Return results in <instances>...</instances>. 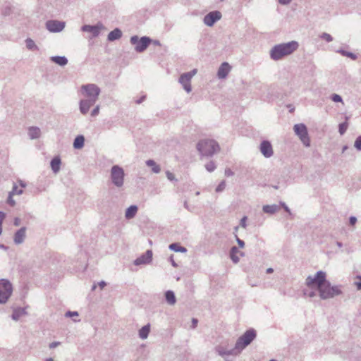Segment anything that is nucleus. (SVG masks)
Segmentation results:
<instances>
[{"instance_id":"nucleus-1","label":"nucleus","mask_w":361,"mask_h":361,"mask_svg":"<svg viewBox=\"0 0 361 361\" xmlns=\"http://www.w3.org/2000/svg\"><path fill=\"white\" fill-rule=\"evenodd\" d=\"M326 276L324 271H318L314 276H308L306 278L305 284L310 288L316 287L322 300L333 298L342 294L341 286H331Z\"/></svg>"},{"instance_id":"nucleus-2","label":"nucleus","mask_w":361,"mask_h":361,"mask_svg":"<svg viewBox=\"0 0 361 361\" xmlns=\"http://www.w3.org/2000/svg\"><path fill=\"white\" fill-rule=\"evenodd\" d=\"M298 47V42L296 41L276 44L269 51L270 58L274 61L281 60L283 57L293 54Z\"/></svg>"},{"instance_id":"nucleus-3","label":"nucleus","mask_w":361,"mask_h":361,"mask_svg":"<svg viewBox=\"0 0 361 361\" xmlns=\"http://www.w3.org/2000/svg\"><path fill=\"white\" fill-rule=\"evenodd\" d=\"M196 148L202 156L205 157H212L220 150L218 142L212 139L200 140L197 144Z\"/></svg>"},{"instance_id":"nucleus-4","label":"nucleus","mask_w":361,"mask_h":361,"mask_svg":"<svg viewBox=\"0 0 361 361\" xmlns=\"http://www.w3.org/2000/svg\"><path fill=\"white\" fill-rule=\"evenodd\" d=\"M256 331L253 329H250L246 331L240 337H239L235 345L238 353H240L241 350L250 345L256 338Z\"/></svg>"},{"instance_id":"nucleus-5","label":"nucleus","mask_w":361,"mask_h":361,"mask_svg":"<svg viewBox=\"0 0 361 361\" xmlns=\"http://www.w3.org/2000/svg\"><path fill=\"white\" fill-rule=\"evenodd\" d=\"M81 91L86 99L93 100L95 102L101 92L100 88L93 83L83 85L81 87Z\"/></svg>"},{"instance_id":"nucleus-6","label":"nucleus","mask_w":361,"mask_h":361,"mask_svg":"<svg viewBox=\"0 0 361 361\" xmlns=\"http://www.w3.org/2000/svg\"><path fill=\"white\" fill-rule=\"evenodd\" d=\"M130 43L135 45V50L141 53L143 52L152 42V39L149 37L144 36L140 39L137 35H133L130 37Z\"/></svg>"},{"instance_id":"nucleus-7","label":"nucleus","mask_w":361,"mask_h":361,"mask_svg":"<svg viewBox=\"0 0 361 361\" xmlns=\"http://www.w3.org/2000/svg\"><path fill=\"white\" fill-rule=\"evenodd\" d=\"M124 171L118 165H114L111 169V179L114 185L121 188L124 183Z\"/></svg>"},{"instance_id":"nucleus-8","label":"nucleus","mask_w":361,"mask_h":361,"mask_svg":"<svg viewBox=\"0 0 361 361\" xmlns=\"http://www.w3.org/2000/svg\"><path fill=\"white\" fill-rule=\"evenodd\" d=\"M13 292L12 284L6 279L0 280V304L7 302Z\"/></svg>"},{"instance_id":"nucleus-9","label":"nucleus","mask_w":361,"mask_h":361,"mask_svg":"<svg viewBox=\"0 0 361 361\" xmlns=\"http://www.w3.org/2000/svg\"><path fill=\"white\" fill-rule=\"evenodd\" d=\"M293 130L295 133L299 137L303 145L306 147L310 146V140L306 126L303 123L295 124L293 126Z\"/></svg>"},{"instance_id":"nucleus-10","label":"nucleus","mask_w":361,"mask_h":361,"mask_svg":"<svg viewBox=\"0 0 361 361\" xmlns=\"http://www.w3.org/2000/svg\"><path fill=\"white\" fill-rule=\"evenodd\" d=\"M197 73V70L193 69L190 72L183 73L178 80V82L182 85L183 89L188 92H190L192 90L191 87V79Z\"/></svg>"},{"instance_id":"nucleus-11","label":"nucleus","mask_w":361,"mask_h":361,"mask_svg":"<svg viewBox=\"0 0 361 361\" xmlns=\"http://www.w3.org/2000/svg\"><path fill=\"white\" fill-rule=\"evenodd\" d=\"M221 17L222 15L220 11H211L204 17L203 22L206 25L212 27L216 21L219 20L221 18Z\"/></svg>"},{"instance_id":"nucleus-12","label":"nucleus","mask_w":361,"mask_h":361,"mask_svg":"<svg viewBox=\"0 0 361 361\" xmlns=\"http://www.w3.org/2000/svg\"><path fill=\"white\" fill-rule=\"evenodd\" d=\"M47 29L51 32H59L65 27V23L59 20H48L46 23Z\"/></svg>"},{"instance_id":"nucleus-13","label":"nucleus","mask_w":361,"mask_h":361,"mask_svg":"<svg viewBox=\"0 0 361 361\" xmlns=\"http://www.w3.org/2000/svg\"><path fill=\"white\" fill-rule=\"evenodd\" d=\"M103 28V25L101 23H98L95 25H85L82 26L81 30L83 32H87L92 33V37H97L100 34V30Z\"/></svg>"},{"instance_id":"nucleus-14","label":"nucleus","mask_w":361,"mask_h":361,"mask_svg":"<svg viewBox=\"0 0 361 361\" xmlns=\"http://www.w3.org/2000/svg\"><path fill=\"white\" fill-rule=\"evenodd\" d=\"M152 259V251L150 250H148L146 251V252L143 255H142L140 257H137L134 261V264L136 266L142 265V264H149Z\"/></svg>"},{"instance_id":"nucleus-15","label":"nucleus","mask_w":361,"mask_h":361,"mask_svg":"<svg viewBox=\"0 0 361 361\" xmlns=\"http://www.w3.org/2000/svg\"><path fill=\"white\" fill-rule=\"evenodd\" d=\"M260 152L267 158L273 155V149L271 144L268 140H263L260 144Z\"/></svg>"},{"instance_id":"nucleus-16","label":"nucleus","mask_w":361,"mask_h":361,"mask_svg":"<svg viewBox=\"0 0 361 361\" xmlns=\"http://www.w3.org/2000/svg\"><path fill=\"white\" fill-rule=\"evenodd\" d=\"M231 70V66L227 62H224L219 66L217 71V77L219 79H224L227 77Z\"/></svg>"},{"instance_id":"nucleus-17","label":"nucleus","mask_w":361,"mask_h":361,"mask_svg":"<svg viewBox=\"0 0 361 361\" xmlns=\"http://www.w3.org/2000/svg\"><path fill=\"white\" fill-rule=\"evenodd\" d=\"M95 104V102L89 99H84L80 102V111L81 114L85 115L89 111L90 107Z\"/></svg>"},{"instance_id":"nucleus-18","label":"nucleus","mask_w":361,"mask_h":361,"mask_svg":"<svg viewBox=\"0 0 361 361\" xmlns=\"http://www.w3.org/2000/svg\"><path fill=\"white\" fill-rule=\"evenodd\" d=\"M26 228L22 227L18 230L14 235V243L19 245L23 243L25 238Z\"/></svg>"},{"instance_id":"nucleus-19","label":"nucleus","mask_w":361,"mask_h":361,"mask_svg":"<svg viewBox=\"0 0 361 361\" xmlns=\"http://www.w3.org/2000/svg\"><path fill=\"white\" fill-rule=\"evenodd\" d=\"M215 351L221 357H224L226 355H237L238 353L237 349H235V347L231 350H227L221 345H217L215 348Z\"/></svg>"},{"instance_id":"nucleus-20","label":"nucleus","mask_w":361,"mask_h":361,"mask_svg":"<svg viewBox=\"0 0 361 361\" xmlns=\"http://www.w3.org/2000/svg\"><path fill=\"white\" fill-rule=\"evenodd\" d=\"M280 210V205L274 204H267L264 205L262 207V211L269 214H274L276 212Z\"/></svg>"},{"instance_id":"nucleus-21","label":"nucleus","mask_w":361,"mask_h":361,"mask_svg":"<svg viewBox=\"0 0 361 361\" xmlns=\"http://www.w3.org/2000/svg\"><path fill=\"white\" fill-rule=\"evenodd\" d=\"M122 36V32L118 28H115L114 30L111 31L107 37V39L110 42L115 41L116 39H118Z\"/></svg>"},{"instance_id":"nucleus-22","label":"nucleus","mask_w":361,"mask_h":361,"mask_svg":"<svg viewBox=\"0 0 361 361\" xmlns=\"http://www.w3.org/2000/svg\"><path fill=\"white\" fill-rule=\"evenodd\" d=\"M25 314H27V312L25 308L18 307L13 310L11 318L15 321H18Z\"/></svg>"},{"instance_id":"nucleus-23","label":"nucleus","mask_w":361,"mask_h":361,"mask_svg":"<svg viewBox=\"0 0 361 361\" xmlns=\"http://www.w3.org/2000/svg\"><path fill=\"white\" fill-rule=\"evenodd\" d=\"M41 135V130L38 127H30L28 129V136L31 140L37 139Z\"/></svg>"},{"instance_id":"nucleus-24","label":"nucleus","mask_w":361,"mask_h":361,"mask_svg":"<svg viewBox=\"0 0 361 361\" xmlns=\"http://www.w3.org/2000/svg\"><path fill=\"white\" fill-rule=\"evenodd\" d=\"M149 332H150V324H147L145 325L144 326H142L139 330V333H138L139 337L141 339L145 340L148 337Z\"/></svg>"},{"instance_id":"nucleus-25","label":"nucleus","mask_w":361,"mask_h":361,"mask_svg":"<svg viewBox=\"0 0 361 361\" xmlns=\"http://www.w3.org/2000/svg\"><path fill=\"white\" fill-rule=\"evenodd\" d=\"M137 207L136 205L130 206L126 211L125 217L127 219H133L137 212Z\"/></svg>"},{"instance_id":"nucleus-26","label":"nucleus","mask_w":361,"mask_h":361,"mask_svg":"<svg viewBox=\"0 0 361 361\" xmlns=\"http://www.w3.org/2000/svg\"><path fill=\"white\" fill-rule=\"evenodd\" d=\"M165 298L167 302V303L170 305H173L176 302V298L175 296V294L173 291L172 290H167L165 293Z\"/></svg>"},{"instance_id":"nucleus-27","label":"nucleus","mask_w":361,"mask_h":361,"mask_svg":"<svg viewBox=\"0 0 361 361\" xmlns=\"http://www.w3.org/2000/svg\"><path fill=\"white\" fill-rule=\"evenodd\" d=\"M51 61L61 66H64L68 63V59L65 56H52V57H51Z\"/></svg>"},{"instance_id":"nucleus-28","label":"nucleus","mask_w":361,"mask_h":361,"mask_svg":"<svg viewBox=\"0 0 361 361\" xmlns=\"http://www.w3.org/2000/svg\"><path fill=\"white\" fill-rule=\"evenodd\" d=\"M85 137L83 135H78L73 142V147L75 149H80L83 147Z\"/></svg>"},{"instance_id":"nucleus-29","label":"nucleus","mask_w":361,"mask_h":361,"mask_svg":"<svg viewBox=\"0 0 361 361\" xmlns=\"http://www.w3.org/2000/svg\"><path fill=\"white\" fill-rule=\"evenodd\" d=\"M147 166L152 168V171L155 173H158L160 171V167L153 159H147L146 161Z\"/></svg>"},{"instance_id":"nucleus-30","label":"nucleus","mask_w":361,"mask_h":361,"mask_svg":"<svg viewBox=\"0 0 361 361\" xmlns=\"http://www.w3.org/2000/svg\"><path fill=\"white\" fill-rule=\"evenodd\" d=\"M238 252H239V250L236 247H233L231 249L230 257L233 262L235 264H237L240 260L239 257L236 255Z\"/></svg>"},{"instance_id":"nucleus-31","label":"nucleus","mask_w":361,"mask_h":361,"mask_svg":"<svg viewBox=\"0 0 361 361\" xmlns=\"http://www.w3.org/2000/svg\"><path fill=\"white\" fill-rule=\"evenodd\" d=\"M61 160V159H51V167L55 173H58L60 170Z\"/></svg>"},{"instance_id":"nucleus-32","label":"nucleus","mask_w":361,"mask_h":361,"mask_svg":"<svg viewBox=\"0 0 361 361\" xmlns=\"http://www.w3.org/2000/svg\"><path fill=\"white\" fill-rule=\"evenodd\" d=\"M169 249L171 250L174 251V252H185L187 251L185 247L180 246L178 243H172V244H171L169 245Z\"/></svg>"},{"instance_id":"nucleus-33","label":"nucleus","mask_w":361,"mask_h":361,"mask_svg":"<svg viewBox=\"0 0 361 361\" xmlns=\"http://www.w3.org/2000/svg\"><path fill=\"white\" fill-rule=\"evenodd\" d=\"M25 43H26V47L28 49H30V50H37L38 49L37 46L35 44V42L32 39L27 38L25 40Z\"/></svg>"},{"instance_id":"nucleus-34","label":"nucleus","mask_w":361,"mask_h":361,"mask_svg":"<svg viewBox=\"0 0 361 361\" xmlns=\"http://www.w3.org/2000/svg\"><path fill=\"white\" fill-rule=\"evenodd\" d=\"M338 52L341 53L344 56L350 58L353 60H355L357 59V56L352 52H349L343 49L338 50Z\"/></svg>"},{"instance_id":"nucleus-35","label":"nucleus","mask_w":361,"mask_h":361,"mask_svg":"<svg viewBox=\"0 0 361 361\" xmlns=\"http://www.w3.org/2000/svg\"><path fill=\"white\" fill-rule=\"evenodd\" d=\"M348 127V122H343L342 123H340L338 126V131H339L340 134L343 135L346 132Z\"/></svg>"},{"instance_id":"nucleus-36","label":"nucleus","mask_w":361,"mask_h":361,"mask_svg":"<svg viewBox=\"0 0 361 361\" xmlns=\"http://www.w3.org/2000/svg\"><path fill=\"white\" fill-rule=\"evenodd\" d=\"M23 192L22 189H18V186L14 184L12 190L9 192L11 195H21Z\"/></svg>"},{"instance_id":"nucleus-37","label":"nucleus","mask_w":361,"mask_h":361,"mask_svg":"<svg viewBox=\"0 0 361 361\" xmlns=\"http://www.w3.org/2000/svg\"><path fill=\"white\" fill-rule=\"evenodd\" d=\"M216 166L215 164V163L214 161H209V163H207L206 165H205V168L206 169L209 171V172H212L213 171H214V169H216Z\"/></svg>"},{"instance_id":"nucleus-38","label":"nucleus","mask_w":361,"mask_h":361,"mask_svg":"<svg viewBox=\"0 0 361 361\" xmlns=\"http://www.w3.org/2000/svg\"><path fill=\"white\" fill-rule=\"evenodd\" d=\"M354 147L358 151L361 150V135L358 136L354 143Z\"/></svg>"},{"instance_id":"nucleus-39","label":"nucleus","mask_w":361,"mask_h":361,"mask_svg":"<svg viewBox=\"0 0 361 361\" xmlns=\"http://www.w3.org/2000/svg\"><path fill=\"white\" fill-rule=\"evenodd\" d=\"M331 99L334 102H343L342 97L339 94H331Z\"/></svg>"},{"instance_id":"nucleus-40","label":"nucleus","mask_w":361,"mask_h":361,"mask_svg":"<svg viewBox=\"0 0 361 361\" xmlns=\"http://www.w3.org/2000/svg\"><path fill=\"white\" fill-rule=\"evenodd\" d=\"M226 188V182L224 180H222L216 187V192H222Z\"/></svg>"},{"instance_id":"nucleus-41","label":"nucleus","mask_w":361,"mask_h":361,"mask_svg":"<svg viewBox=\"0 0 361 361\" xmlns=\"http://www.w3.org/2000/svg\"><path fill=\"white\" fill-rule=\"evenodd\" d=\"M321 38L326 40L327 42H330L333 41V37L331 36V35H329L326 32L322 33L321 35Z\"/></svg>"},{"instance_id":"nucleus-42","label":"nucleus","mask_w":361,"mask_h":361,"mask_svg":"<svg viewBox=\"0 0 361 361\" xmlns=\"http://www.w3.org/2000/svg\"><path fill=\"white\" fill-rule=\"evenodd\" d=\"M100 106L97 105L91 112V116L94 117L99 114Z\"/></svg>"},{"instance_id":"nucleus-43","label":"nucleus","mask_w":361,"mask_h":361,"mask_svg":"<svg viewBox=\"0 0 361 361\" xmlns=\"http://www.w3.org/2000/svg\"><path fill=\"white\" fill-rule=\"evenodd\" d=\"M279 205H280V207H282L284 209V210H285L286 212H288L290 215H291V214H292V213H291V212H290V210L289 207L286 204V203H285V202H281Z\"/></svg>"},{"instance_id":"nucleus-44","label":"nucleus","mask_w":361,"mask_h":361,"mask_svg":"<svg viewBox=\"0 0 361 361\" xmlns=\"http://www.w3.org/2000/svg\"><path fill=\"white\" fill-rule=\"evenodd\" d=\"M166 177L167 178L171 180V181H173V180H177L175 178V176L173 175V173H172L171 172L167 171L166 173Z\"/></svg>"},{"instance_id":"nucleus-45","label":"nucleus","mask_w":361,"mask_h":361,"mask_svg":"<svg viewBox=\"0 0 361 361\" xmlns=\"http://www.w3.org/2000/svg\"><path fill=\"white\" fill-rule=\"evenodd\" d=\"M5 218V214L3 212H0V235L1 234L2 229H1V224L3 222V220Z\"/></svg>"},{"instance_id":"nucleus-46","label":"nucleus","mask_w":361,"mask_h":361,"mask_svg":"<svg viewBox=\"0 0 361 361\" xmlns=\"http://www.w3.org/2000/svg\"><path fill=\"white\" fill-rule=\"evenodd\" d=\"M246 221H247V216H243L241 220H240V225L245 228L246 226H247V224H246Z\"/></svg>"},{"instance_id":"nucleus-47","label":"nucleus","mask_w":361,"mask_h":361,"mask_svg":"<svg viewBox=\"0 0 361 361\" xmlns=\"http://www.w3.org/2000/svg\"><path fill=\"white\" fill-rule=\"evenodd\" d=\"M357 279H359V281L355 282V285L356 286L357 290H361V276H357Z\"/></svg>"},{"instance_id":"nucleus-48","label":"nucleus","mask_w":361,"mask_h":361,"mask_svg":"<svg viewBox=\"0 0 361 361\" xmlns=\"http://www.w3.org/2000/svg\"><path fill=\"white\" fill-rule=\"evenodd\" d=\"M60 344H61V342H59V341H54V342L51 343L49 344V348L53 349V348H55L57 346H59Z\"/></svg>"},{"instance_id":"nucleus-49","label":"nucleus","mask_w":361,"mask_h":361,"mask_svg":"<svg viewBox=\"0 0 361 361\" xmlns=\"http://www.w3.org/2000/svg\"><path fill=\"white\" fill-rule=\"evenodd\" d=\"M236 241L240 247L243 248L245 245V243L243 240H240L237 235H235Z\"/></svg>"},{"instance_id":"nucleus-50","label":"nucleus","mask_w":361,"mask_h":361,"mask_svg":"<svg viewBox=\"0 0 361 361\" xmlns=\"http://www.w3.org/2000/svg\"><path fill=\"white\" fill-rule=\"evenodd\" d=\"M12 196L13 195H11V194L8 195V203L11 205V206H14L16 202L15 201L13 200V199L12 198Z\"/></svg>"},{"instance_id":"nucleus-51","label":"nucleus","mask_w":361,"mask_h":361,"mask_svg":"<svg viewBox=\"0 0 361 361\" xmlns=\"http://www.w3.org/2000/svg\"><path fill=\"white\" fill-rule=\"evenodd\" d=\"M357 222V218L355 216H350L349 219V223L350 225L354 226Z\"/></svg>"},{"instance_id":"nucleus-52","label":"nucleus","mask_w":361,"mask_h":361,"mask_svg":"<svg viewBox=\"0 0 361 361\" xmlns=\"http://www.w3.org/2000/svg\"><path fill=\"white\" fill-rule=\"evenodd\" d=\"M225 175L226 176H232L233 175V172L231 171V169H226L225 170Z\"/></svg>"},{"instance_id":"nucleus-53","label":"nucleus","mask_w":361,"mask_h":361,"mask_svg":"<svg viewBox=\"0 0 361 361\" xmlns=\"http://www.w3.org/2000/svg\"><path fill=\"white\" fill-rule=\"evenodd\" d=\"M66 315L67 317L78 316V313L77 312L68 311V312L66 313Z\"/></svg>"},{"instance_id":"nucleus-54","label":"nucleus","mask_w":361,"mask_h":361,"mask_svg":"<svg viewBox=\"0 0 361 361\" xmlns=\"http://www.w3.org/2000/svg\"><path fill=\"white\" fill-rule=\"evenodd\" d=\"M292 0H279V2L282 5H287L291 2Z\"/></svg>"},{"instance_id":"nucleus-55","label":"nucleus","mask_w":361,"mask_h":361,"mask_svg":"<svg viewBox=\"0 0 361 361\" xmlns=\"http://www.w3.org/2000/svg\"><path fill=\"white\" fill-rule=\"evenodd\" d=\"M98 285L101 288V289H103L106 286V283L105 281H102L98 283Z\"/></svg>"},{"instance_id":"nucleus-56","label":"nucleus","mask_w":361,"mask_h":361,"mask_svg":"<svg viewBox=\"0 0 361 361\" xmlns=\"http://www.w3.org/2000/svg\"><path fill=\"white\" fill-rule=\"evenodd\" d=\"M20 223V219L19 218L16 217V218L14 219V225L16 226H19Z\"/></svg>"},{"instance_id":"nucleus-57","label":"nucleus","mask_w":361,"mask_h":361,"mask_svg":"<svg viewBox=\"0 0 361 361\" xmlns=\"http://www.w3.org/2000/svg\"><path fill=\"white\" fill-rule=\"evenodd\" d=\"M306 294V293H305ZM307 296L310 298H313L316 295L315 291H310V293H307Z\"/></svg>"},{"instance_id":"nucleus-58","label":"nucleus","mask_w":361,"mask_h":361,"mask_svg":"<svg viewBox=\"0 0 361 361\" xmlns=\"http://www.w3.org/2000/svg\"><path fill=\"white\" fill-rule=\"evenodd\" d=\"M197 319H195L193 318L192 319V328H195L197 326Z\"/></svg>"},{"instance_id":"nucleus-59","label":"nucleus","mask_w":361,"mask_h":361,"mask_svg":"<svg viewBox=\"0 0 361 361\" xmlns=\"http://www.w3.org/2000/svg\"><path fill=\"white\" fill-rule=\"evenodd\" d=\"M145 97H146V96H145V95L142 96L140 99H138V100H137V101H136V103H137V104H140V103H142V102L145 99Z\"/></svg>"},{"instance_id":"nucleus-60","label":"nucleus","mask_w":361,"mask_h":361,"mask_svg":"<svg viewBox=\"0 0 361 361\" xmlns=\"http://www.w3.org/2000/svg\"><path fill=\"white\" fill-rule=\"evenodd\" d=\"M151 43H153V44L156 45V46H160L161 45V43L159 40H152V42Z\"/></svg>"},{"instance_id":"nucleus-61","label":"nucleus","mask_w":361,"mask_h":361,"mask_svg":"<svg viewBox=\"0 0 361 361\" xmlns=\"http://www.w3.org/2000/svg\"><path fill=\"white\" fill-rule=\"evenodd\" d=\"M170 261L171 262L173 267H178L177 264L174 262L172 257H170Z\"/></svg>"},{"instance_id":"nucleus-62","label":"nucleus","mask_w":361,"mask_h":361,"mask_svg":"<svg viewBox=\"0 0 361 361\" xmlns=\"http://www.w3.org/2000/svg\"><path fill=\"white\" fill-rule=\"evenodd\" d=\"M18 183H20V186H21L22 188H25L26 184H25L23 180H18Z\"/></svg>"},{"instance_id":"nucleus-63","label":"nucleus","mask_w":361,"mask_h":361,"mask_svg":"<svg viewBox=\"0 0 361 361\" xmlns=\"http://www.w3.org/2000/svg\"><path fill=\"white\" fill-rule=\"evenodd\" d=\"M273 271H274V269L272 268H268L267 269V273H268V274L272 273Z\"/></svg>"},{"instance_id":"nucleus-64","label":"nucleus","mask_w":361,"mask_h":361,"mask_svg":"<svg viewBox=\"0 0 361 361\" xmlns=\"http://www.w3.org/2000/svg\"><path fill=\"white\" fill-rule=\"evenodd\" d=\"M336 245L338 247L341 248L343 247V244L341 242L337 241Z\"/></svg>"}]
</instances>
